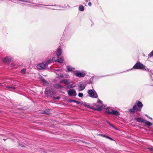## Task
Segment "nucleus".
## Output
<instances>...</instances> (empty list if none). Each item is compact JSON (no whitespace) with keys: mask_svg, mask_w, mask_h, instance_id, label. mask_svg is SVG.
<instances>
[{"mask_svg":"<svg viewBox=\"0 0 153 153\" xmlns=\"http://www.w3.org/2000/svg\"><path fill=\"white\" fill-rule=\"evenodd\" d=\"M146 67L145 65H144L142 63H141L139 61L137 62L134 65L132 68L131 69L132 70V69H140L142 70H145L146 71Z\"/></svg>","mask_w":153,"mask_h":153,"instance_id":"1","label":"nucleus"},{"mask_svg":"<svg viewBox=\"0 0 153 153\" xmlns=\"http://www.w3.org/2000/svg\"><path fill=\"white\" fill-rule=\"evenodd\" d=\"M87 93L89 94V96L91 98H98V94L96 91L94 89L92 90H88Z\"/></svg>","mask_w":153,"mask_h":153,"instance_id":"2","label":"nucleus"},{"mask_svg":"<svg viewBox=\"0 0 153 153\" xmlns=\"http://www.w3.org/2000/svg\"><path fill=\"white\" fill-rule=\"evenodd\" d=\"M87 83L85 81H81L78 84V91H81L83 90L85 88Z\"/></svg>","mask_w":153,"mask_h":153,"instance_id":"3","label":"nucleus"},{"mask_svg":"<svg viewBox=\"0 0 153 153\" xmlns=\"http://www.w3.org/2000/svg\"><path fill=\"white\" fill-rule=\"evenodd\" d=\"M68 94L70 97H75L77 95L75 90L73 89H71L69 90L68 91Z\"/></svg>","mask_w":153,"mask_h":153,"instance_id":"4","label":"nucleus"},{"mask_svg":"<svg viewBox=\"0 0 153 153\" xmlns=\"http://www.w3.org/2000/svg\"><path fill=\"white\" fill-rule=\"evenodd\" d=\"M141 111L139 109L138 106L136 104L134 105L133 107L132 108L129 110V111L131 113H134L136 111Z\"/></svg>","mask_w":153,"mask_h":153,"instance_id":"5","label":"nucleus"},{"mask_svg":"<svg viewBox=\"0 0 153 153\" xmlns=\"http://www.w3.org/2000/svg\"><path fill=\"white\" fill-rule=\"evenodd\" d=\"M74 72V74L77 77H84L86 74L84 72H81L79 71H77V72H75L74 71H73Z\"/></svg>","mask_w":153,"mask_h":153,"instance_id":"6","label":"nucleus"},{"mask_svg":"<svg viewBox=\"0 0 153 153\" xmlns=\"http://www.w3.org/2000/svg\"><path fill=\"white\" fill-rule=\"evenodd\" d=\"M105 112L108 114H111L116 116H118L120 114V113L118 111L115 110H112L111 111H106Z\"/></svg>","mask_w":153,"mask_h":153,"instance_id":"7","label":"nucleus"},{"mask_svg":"<svg viewBox=\"0 0 153 153\" xmlns=\"http://www.w3.org/2000/svg\"><path fill=\"white\" fill-rule=\"evenodd\" d=\"M46 67L47 66L45 63L44 64L43 63L38 64L36 66L37 68L39 70L45 69Z\"/></svg>","mask_w":153,"mask_h":153,"instance_id":"8","label":"nucleus"},{"mask_svg":"<svg viewBox=\"0 0 153 153\" xmlns=\"http://www.w3.org/2000/svg\"><path fill=\"white\" fill-rule=\"evenodd\" d=\"M62 52V49L60 48H58L56 51V56L59 57L60 56Z\"/></svg>","mask_w":153,"mask_h":153,"instance_id":"9","label":"nucleus"},{"mask_svg":"<svg viewBox=\"0 0 153 153\" xmlns=\"http://www.w3.org/2000/svg\"><path fill=\"white\" fill-rule=\"evenodd\" d=\"M12 59V58L10 56L6 57L4 59V62L5 63H8Z\"/></svg>","mask_w":153,"mask_h":153,"instance_id":"10","label":"nucleus"},{"mask_svg":"<svg viewBox=\"0 0 153 153\" xmlns=\"http://www.w3.org/2000/svg\"><path fill=\"white\" fill-rule=\"evenodd\" d=\"M138 108H139V109L141 111L142 109V108L143 107V103L140 101L137 102V104H136Z\"/></svg>","mask_w":153,"mask_h":153,"instance_id":"11","label":"nucleus"},{"mask_svg":"<svg viewBox=\"0 0 153 153\" xmlns=\"http://www.w3.org/2000/svg\"><path fill=\"white\" fill-rule=\"evenodd\" d=\"M135 120L137 122L141 123H144L145 120L140 117H136L135 118Z\"/></svg>","mask_w":153,"mask_h":153,"instance_id":"12","label":"nucleus"},{"mask_svg":"<svg viewBox=\"0 0 153 153\" xmlns=\"http://www.w3.org/2000/svg\"><path fill=\"white\" fill-rule=\"evenodd\" d=\"M96 106H97V107L96 108H93L92 109L98 111H101L102 107L101 105L99 106L98 105H97Z\"/></svg>","mask_w":153,"mask_h":153,"instance_id":"13","label":"nucleus"},{"mask_svg":"<svg viewBox=\"0 0 153 153\" xmlns=\"http://www.w3.org/2000/svg\"><path fill=\"white\" fill-rule=\"evenodd\" d=\"M144 123L147 126V127H149V126L152 125V123L150 122L145 120L144 121Z\"/></svg>","mask_w":153,"mask_h":153,"instance_id":"14","label":"nucleus"},{"mask_svg":"<svg viewBox=\"0 0 153 153\" xmlns=\"http://www.w3.org/2000/svg\"><path fill=\"white\" fill-rule=\"evenodd\" d=\"M66 68L68 72L72 71L73 70L75 69V68H72L71 66H70L69 65H67L66 66Z\"/></svg>","mask_w":153,"mask_h":153,"instance_id":"15","label":"nucleus"},{"mask_svg":"<svg viewBox=\"0 0 153 153\" xmlns=\"http://www.w3.org/2000/svg\"><path fill=\"white\" fill-rule=\"evenodd\" d=\"M54 87L56 88L59 89L62 88L63 86L60 84H56L54 85Z\"/></svg>","mask_w":153,"mask_h":153,"instance_id":"16","label":"nucleus"},{"mask_svg":"<svg viewBox=\"0 0 153 153\" xmlns=\"http://www.w3.org/2000/svg\"><path fill=\"white\" fill-rule=\"evenodd\" d=\"M68 101L69 102H75L78 104H80V102L79 101H76V100H68Z\"/></svg>","mask_w":153,"mask_h":153,"instance_id":"17","label":"nucleus"},{"mask_svg":"<svg viewBox=\"0 0 153 153\" xmlns=\"http://www.w3.org/2000/svg\"><path fill=\"white\" fill-rule=\"evenodd\" d=\"M63 61V58L62 57H61L60 58H58V62L60 63H62Z\"/></svg>","mask_w":153,"mask_h":153,"instance_id":"18","label":"nucleus"},{"mask_svg":"<svg viewBox=\"0 0 153 153\" xmlns=\"http://www.w3.org/2000/svg\"><path fill=\"white\" fill-rule=\"evenodd\" d=\"M51 93H52V94H54L55 93L54 92H52L51 91H45V94L46 95H49V94H51Z\"/></svg>","mask_w":153,"mask_h":153,"instance_id":"19","label":"nucleus"},{"mask_svg":"<svg viewBox=\"0 0 153 153\" xmlns=\"http://www.w3.org/2000/svg\"><path fill=\"white\" fill-rule=\"evenodd\" d=\"M43 113L47 115H48L50 114V111L49 109L46 110L44 111H43Z\"/></svg>","mask_w":153,"mask_h":153,"instance_id":"20","label":"nucleus"},{"mask_svg":"<svg viewBox=\"0 0 153 153\" xmlns=\"http://www.w3.org/2000/svg\"><path fill=\"white\" fill-rule=\"evenodd\" d=\"M84 7L82 5H81L79 6V11H83L84 10Z\"/></svg>","mask_w":153,"mask_h":153,"instance_id":"21","label":"nucleus"},{"mask_svg":"<svg viewBox=\"0 0 153 153\" xmlns=\"http://www.w3.org/2000/svg\"><path fill=\"white\" fill-rule=\"evenodd\" d=\"M59 57L57 56V57H54L52 59V60H51L53 62H58V58Z\"/></svg>","mask_w":153,"mask_h":153,"instance_id":"22","label":"nucleus"},{"mask_svg":"<svg viewBox=\"0 0 153 153\" xmlns=\"http://www.w3.org/2000/svg\"><path fill=\"white\" fill-rule=\"evenodd\" d=\"M52 62V60L50 59L46 61L45 62V64H46V66H47L50 63H51Z\"/></svg>","mask_w":153,"mask_h":153,"instance_id":"23","label":"nucleus"},{"mask_svg":"<svg viewBox=\"0 0 153 153\" xmlns=\"http://www.w3.org/2000/svg\"><path fill=\"white\" fill-rule=\"evenodd\" d=\"M75 87V85H73V84H70L68 85L67 86V88H73Z\"/></svg>","mask_w":153,"mask_h":153,"instance_id":"24","label":"nucleus"},{"mask_svg":"<svg viewBox=\"0 0 153 153\" xmlns=\"http://www.w3.org/2000/svg\"><path fill=\"white\" fill-rule=\"evenodd\" d=\"M70 82L68 80L66 79H64V83L67 85H69Z\"/></svg>","mask_w":153,"mask_h":153,"instance_id":"25","label":"nucleus"},{"mask_svg":"<svg viewBox=\"0 0 153 153\" xmlns=\"http://www.w3.org/2000/svg\"><path fill=\"white\" fill-rule=\"evenodd\" d=\"M63 76H64V75L62 74V75H59V74H57V77L59 79L62 78L63 77Z\"/></svg>","mask_w":153,"mask_h":153,"instance_id":"26","label":"nucleus"},{"mask_svg":"<svg viewBox=\"0 0 153 153\" xmlns=\"http://www.w3.org/2000/svg\"><path fill=\"white\" fill-rule=\"evenodd\" d=\"M62 70L61 69H55L54 70V72L56 74L57 73V72H59V71H62Z\"/></svg>","mask_w":153,"mask_h":153,"instance_id":"27","label":"nucleus"},{"mask_svg":"<svg viewBox=\"0 0 153 153\" xmlns=\"http://www.w3.org/2000/svg\"><path fill=\"white\" fill-rule=\"evenodd\" d=\"M153 56V50L149 54V57L150 58Z\"/></svg>","mask_w":153,"mask_h":153,"instance_id":"28","label":"nucleus"},{"mask_svg":"<svg viewBox=\"0 0 153 153\" xmlns=\"http://www.w3.org/2000/svg\"><path fill=\"white\" fill-rule=\"evenodd\" d=\"M40 5H41V6L37 5L36 6H37V7H42L41 6H42V5H44V6H50V5H42V4H40ZM50 6H57L55 5H50ZM57 6L60 7V6Z\"/></svg>","mask_w":153,"mask_h":153,"instance_id":"29","label":"nucleus"},{"mask_svg":"<svg viewBox=\"0 0 153 153\" xmlns=\"http://www.w3.org/2000/svg\"><path fill=\"white\" fill-rule=\"evenodd\" d=\"M26 69L25 68H23L22 69L21 71V73L22 74H25L26 72Z\"/></svg>","mask_w":153,"mask_h":153,"instance_id":"30","label":"nucleus"},{"mask_svg":"<svg viewBox=\"0 0 153 153\" xmlns=\"http://www.w3.org/2000/svg\"><path fill=\"white\" fill-rule=\"evenodd\" d=\"M84 106L85 107L89 108L90 109H92L93 108L91 107L90 105L87 104H84Z\"/></svg>","mask_w":153,"mask_h":153,"instance_id":"31","label":"nucleus"},{"mask_svg":"<svg viewBox=\"0 0 153 153\" xmlns=\"http://www.w3.org/2000/svg\"><path fill=\"white\" fill-rule=\"evenodd\" d=\"M41 81L42 82L44 83H46L47 82L46 80L43 78H41Z\"/></svg>","mask_w":153,"mask_h":153,"instance_id":"32","label":"nucleus"},{"mask_svg":"<svg viewBox=\"0 0 153 153\" xmlns=\"http://www.w3.org/2000/svg\"><path fill=\"white\" fill-rule=\"evenodd\" d=\"M78 95L79 97H83V94L82 93H79Z\"/></svg>","mask_w":153,"mask_h":153,"instance_id":"33","label":"nucleus"},{"mask_svg":"<svg viewBox=\"0 0 153 153\" xmlns=\"http://www.w3.org/2000/svg\"><path fill=\"white\" fill-rule=\"evenodd\" d=\"M7 88L8 89L11 88L12 89H15V87L14 86L11 87V86H8L7 87Z\"/></svg>","mask_w":153,"mask_h":153,"instance_id":"34","label":"nucleus"},{"mask_svg":"<svg viewBox=\"0 0 153 153\" xmlns=\"http://www.w3.org/2000/svg\"><path fill=\"white\" fill-rule=\"evenodd\" d=\"M97 102L98 103H99V104H102V101L101 100H98L97 101Z\"/></svg>","mask_w":153,"mask_h":153,"instance_id":"35","label":"nucleus"},{"mask_svg":"<svg viewBox=\"0 0 153 153\" xmlns=\"http://www.w3.org/2000/svg\"><path fill=\"white\" fill-rule=\"evenodd\" d=\"M110 126H111L113 128L115 129L116 130H117V128H116L113 125H112V124H111V125Z\"/></svg>","mask_w":153,"mask_h":153,"instance_id":"36","label":"nucleus"},{"mask_svg":"<svg viewBox=\"0 0 153 153\" xmlns=\"http://www.w3.org/2000/svg\"><path fill=\"white\" fill-rule=\"evenodd\" d=\"M24 2H25L29 3H31L30 2V0H24Z\"/></svg>","mask_w":153,"mask_h":153,"instance_id":"37","label":"nucleus"},{"mask_svg":"<svg viewBox=\"0 0 153 153\" xmlns=\"http://www.w3.org/2000/svg\"><path fill=\"white\" fill-rule=\"evenodd\" d=\"M53 98L54 99H57V100H59L60 99V97H59V96H58V97H53Z\"/></svg>","mask_w":153,"mask_h":153,"instance_id":"38","label":"nucleus"},{"mask_svg":"<svg viewBox=\"0 0 153 153\" xmlns=\"http://www.w3.org/2000/svg\"><path fill=\"white\" fill-rule=\"evenodd\" d=\"M145 116H146L148 118H149V119H150L152 120V118H151V117H149L148 115H147V114H145Z\"/></svg>","mask_w":153,"mask_h":153,"instance_id":"39","label":"nucleus"},{"mask_svg":"<svg viewBox=\"0 0 153 153\" xmlns=\"http://www.w3.org/2000/svg\"><path fill=\"white\" fill-rule=\"evenodd\" d=\"M108 139H109L110 140H112V141H113L114 140L113 138H111V137L109 136H108Z\"/></svg>","mask_w":153,"mask_h":153,"instance_id":"40","label":"nucleus"},{"mask_svg":"<svg viewBox=\"0 0 153 153\" xmlns=\"http://www.w3.org/2000/svg\"><path fill=\"white\" fill-rule=\"evenodd\" d=\"M146 71H149L150 72H151V71H152L151 70H150V69H148V68H147L146 67Z\"/></svg>","mask_w":153,"mask_h":153,"instance_id":"41","label":"nucleus"},{"mask_svg":"<svg viewBox=\"0 0 153 153\" xmlns=\"http://www.w3.org/2000/svg\"><path fill=\"white\" fill-rule=\"evenodd\" d=\"M64 79H61L60 81V82L61 83H64Z\"/></svg>","mask_w":153,"mask_h":153,"instance_id":"42","label":"nucleus"},{"mask_svg":"<svg viewBox=\"0 0 153 153\" xmlns=\"http://www.w3.org/2000/svg\"><path fill=\"white\" fill-rule=\"evenodd\" d=\"M106 122H107V123L110 126L111 125V123H110L109 121H108L107 120H106Z\"/></svg>","mask_w":153,"mask_h":153,"instance_id":"43","label":"nucleus"},{"mask_svg":"<svg viewBox=\"0 0 153 153\" xmlns=\"http://www.w3.org/2000/svg\"><path fill=\"white\" fill-rule=\"evenodd\" d=\"M148 149L150 151H153V149L151 148H148Z\"/></svg>","mask_w":153,"mask_h":153,"instance_id":"44","label":"nucleus"},{"mask_svg":"<svg viewBox=\"0 0 153 153\" xmlns=\"http://www.w3.org/2000/svg\"><path fill=\"white\" fill-rule=\"evenodd\" d=\"M88 5L89 6H91V2H89L88 3Z\"/></svg>","mask_w":153,"mask_h":153,"instance_id":"45","label":"nucleus"},{"mask_svg":"<svg viewBox=\"0 0 153 153\" xmlns=\"http://www.w3.org/2000/svg\"><path fill=\"white\" fill-rule=\"evenodd\" d=\"M108 136H107V135H106L105 134L103 137H105V138H108Z\"/></svg>","mask_w":153,"mask_h":153,"instance_id":"46","label":"nucleus"},{"mask_svg":"<svg viewBox=\"0 0 153 153\" xmlns=\"http://www.w3.org/2000/svg\"><path fill=\"white\" fill-rule=\"evenodd\" d=\"M104 135L105 134H100L99 135L102 136V137H104Z\"/></svg>","mask_w":153,"mask_h":153,"instance_id":"47","label":"nucleus"},{"mask_svg":"<svg viewBox=\"0 0 153 153\" xmlns=\"http://www.w3.org/2000/svg\"><path fill=\"white\" fill-rule=\"evenodd\" d=\"M24 0H20V1H21L23 2H24Z\"/></svg>","mask_w":153,"mask_h":153,"instance_id":"48","label":"nucleus"},{"mask_svg":"<svg viewBox=\"0 0 153 153\" xmlns=\"http://www.w3.org/2000/svg\"><path fill=\"white\" fill-rule=\"evenodd\" d=\"M149 75H150V77H151V78H152V76L151 75V74H149Z\"/></svg>","mask_w":153,"mask_h":153,"instance_id":"49","label":"nucleus"},{"mask_svg":"<svg viewBox=\"0 0 153 153\" xmlns=\"http://www.w3.org/2000/svg\"><path fill=\"white\" fill-rule=\"evenodd\" d=\"M20 145L21 147H24V146H23V145H22V144H21V145Z\"/></svg>","mask_w":153,"mask_h":153,"instance_id":"50","label":"nucleus"},{"mask_svg":"<svg viewBox=\"0 0 153 153\" xmlns=\"http://www.w3.org/2000/svg\"><path fill=\"white\" fill-rule=\"evenodd\" d=\"M11 66H14L13 64V63H12V64H11Z\"/></svg>","mask_w":153,"mask_h":153,"instance_id":"51","label":"nucleus"},{"mask_svg":"<svg viewBox=\"0 0 153 153\" xmlns=\"http://www.w3.org/2000/svg\"><path fill=\"white\" fill-rule=\"evenodd\" d=\"M150 73H151V74H152V75H153V73H152V71H151V72Z\"/></svg>","mask_w":153,"mask_h":153,"instance_id":"52","label":"nucleus"},{"mask_svg":"<svg viewBox=\"0 0 153 153\" xmlns=\"http://www.w3.org/2000/svg\"><path fill=\"white\" fill-rule=\"evenodd\" d=\"M65 31H64V32H63V33H64H64H65Z\"/></svg>","mask_w":153,"mask_h":153,"instance_id":"53","label":"nucleus"},{"mask_svg":"<svg viewBox=\"0 0 153 153\" xmlns=\"http://www.w3.org/2000/svg\"><path fill=\"white\" fill-rule=\"evenodd\" d=\"M1 84L0 83V85H1Z\"/></svg>","mask_w":153,"mask_h":153,"instance_id":"54","label":"nucleus"}]
</instances>
